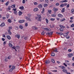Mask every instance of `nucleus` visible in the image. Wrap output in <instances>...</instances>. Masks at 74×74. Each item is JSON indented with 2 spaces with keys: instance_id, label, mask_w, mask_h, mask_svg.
<instances>
[{
  "instance_id": "nucleus-1",
  "label": "nucleus",
  "mask_w": 74,
  "mask_h": 74,
  "mask_svg": "<svg viewBox=\"0 0 74 74\" xmlns=\"http://www.w3.org/2000/svg\"><path fill=\"white\" fill-rule=\"evenodd\" d=\"M37 17H36L35 18V19H37L38 21H39L40 22H41V15L37 14Z\"/></svg>"
},
{
  "instance_id": "nucleus-2",
  "label": "nucleus",
  "mask_w": 74,
  "mask_h": 74,
  "mask_svg": "<svg viewBox=\"0 0 74 74\" xmlns=\"http://www.w3.org/2000/svg\"><path fill=\"white\" fill-rule=\"evenodd\" d=\"M65 63H64L63 65L64 66H65L66 67H67V64H68V65H69L70 64V63H69V61L65 60ZM66 63L67 64H66Z\"/></svg>"
},
{
  "instance_id": "nucleus-3",
  "label": "nucleus",
  "mask_w": 74,
  "mask_h": 74,
  "mask_svg": "<svg viewBox=\"0 0 74 74\" xmlns=\"http://www.w3.org/2000/svg\"><path fill=\"white\" fill-rule=\"evenodd\" d=\"M25 18L28 21H31V19L30 18L27 16H25Z\"/></svg>"
},
{
  "instance_id": "nucleus-4",
  "label": "nucleus",
  "mask_w": 74,
  "mask_h": 74,
  "mask_svg": "<svg viewBox=\"0 0 74 74\" xmlns=\"http://www.w3.org/2000/svg\"><path fill=\"white\" fill-rule=\"evenodd\" d=\"M25 22V21L23 20H20L18 21V22L19 23H24Z\"/></svg>"
},
{
  "instance_id": "nucleus-5",
  "label": "nucleus",
  "mask_w": 74,
  "mask_h": 74,
  "mask_svg": "<svg viewBox=\"0 0 74 74\" xmlns=\"http://www.w3.org/2000/svg\"><path fill=\"white\" fill-rule=\"evenodd\" d=\"M15 37L16 38H17L18 39L20 38V35L19 34H17L15 35Z\"/></svg>"
},
{
  "instance_id": "nucleus-6",
  "label": "nucleus",
  "mask_w": 74,
  "mask_h": 74,
  "mask_svg": "<svg viewBox=\"0 0 74 74\" xmlns=\"http://www.w3.org/2000/svg\"><path fill=\"white\" fill-rule=\"evenodd\" d=\"M57 49L56 48H55L54 49H53L52 50V51H51L52 52H58V51L57 50Z\"/></svg>"
},
{
  "instance_id": "nucleus-7",
  "label": "nucleus",
  "mask_w": 74,
  "mask_h": 74,
  "mask_svg": "<svg viewBox=\"0 0 74 74\" xmlns=\"http://www.w3.org/2000/svg\"><path fill=\"white\" fill-rule=\"evenodd\" d=\"M44 30H46L47 32H49V31H51V29H48L47 28H45L44 29Z\"/></svg>"
},
{
  "instance_id": "nucleus-8",
  "label": "nucleus",
  "mask_w": 74,
  "mask_h": 74,
  "mask_svg": "<svg viewBox=\"0 0 74 74\" xmlns=\"http://www.w3.org/2000/svg\"><path fill=\"white\" fill-rule=\"evenodd\" d=\"M68 34H69V32H67L66 33H64L63 35L64 37H66L68 35Z\"/></svg>"
},
{
  "instance_id": "nucleus-9",
  "label": "nucleus",
  "mask_w": 74,
  "mask_h": 74,
  "mask_svg": "<svg viewBox=\"0 0 74 74\" xmlns=\"http://www.w3.org/2000/svg\"><path fill=\"white\" fill-rule=\"evenodd\" d=\"M58 17H59V18H63V15L60 14H58Z\"/></svg>"
},
{
  "instance_id": "nucleus-10",
  "label": "nucleus",
  "mask_w": 74,
  "mask_h": 74,
  "mask_svg": "<svg viewBox=\"0 0 74 74\" xmlns=\"http://www.w3.org/2000/svg\"><path fill=\"white\" fill-rule=\"evenodd\" d=\"M59 67H60V68H61V69H66V68H65V67H64V66H59Z\"/></svg>"
},
{
  "instance_id": "nucleus-11",
  "label": "nucleus",
  "mask_w": 74,
  "mask_h": 74,
  "mask_svg": "<svg viewBox=\"0 0 74 74\" xmlns=\"http://www.w3.org/2000/svg\"><path fill=\"white\" fill-rule=\"evenodd\" d=\"M50 63V61L49 60H46L45 62L46 64H49Z\"/></svg>"
},
{
  "instance_id": "nucleus-12",
  "label": "nucleus",
  "mask_w": 74,
  "mask_h": 74,
  "mask_svg": "<svg viewBox=\"0 0 74 74\" xmlns=\"http://www.w3.org/2000/svg\"><path fill=\"white\" fill-rule=\"evenodd\" d=\"M19 28L20 29H23V25H20L19 26Z\"/></svg>"
},
{
  "instance_id": "nucleus-13",
  "label": "nucleus",
  "mask_w": 74,
  "mask_h": 74,
  "mask_svg": "<svg viewBox=\"0 0 74 74\" xmlns=\"http://www.w3.org/2000/svg\"><path fill=\"white\" fill-rule=\"evenodd\" d=\"M38 7L39 8H42V5L41 4H39L38 5Z\"/></svg>"
},
{
  "instance_id": "nucleus-14",
  "label": "nucleus",
  "mask_w": 74,
  "mask_h": 74,
  "mask_svg": "<svg viewBox=\"0 0 74 74\" xmlns=\"http://www.w3.org/2000/svg\"><path fill=\"white\" fill-rule=\"evenodd\" d=\"M53 33V32H50V33L49 32H47V34H48V35H49V36H51L52 34Z\"/></svg>"
},
{
  "instance_id": "nucleus-15",
  "label": "nucleus",
  "mask_w": 74,
  "mask_h": 74,
  "mask_svg": "<svg viewBox=\"0 0 74 74\" xmlns=\"http://www.w3.org/2000/svg\"><path fill=\"white\" fill-rule=\"evenodd\" d=\"M6 37L8 38V39L10 40V39H11V36H10L9 35H7L6 36Z\"/></svg>"
},
{
  "instance_id": "nucleus-16",
  "label": "nucleus",
  "mask_w": 74,
  "mask_h": 74,
  "mask_svg": "<svg viewBox=\"0 0 74 74\" xmlns=\"http://www.w3.org/2000/svg\"><path fill=\"white\" fill-rule=\"evenodd\" d=\"M5 26V23H2L0 25L1 27H3V26Z\"/></svg>"
},
{
  "instance_id": "nucleus-17",
  "label": "nucleus",
  "mask_w": 74,
  "mask_h": 74,
  "mask_svg": "<svg viewBox=\"0 0 74 74\" xmlns=\"http://www.w3.org/2000/svg\"><path fill=\"white\" fill-rule=\"evenodd\" d=\"M73 56V54L72 53L68 54V57H71Z\"/></svg>"
},
{
  "instance_id": "nucleus-18",
  "label": "nucleus",
  "mask_w": 74,
  "mask_h": 74,
  "mask_svg": "<svg viewBox=\"0 0 74 74\" xmlns=\"http://www.w3.org/2000/svg\"><path fill=\"white\" fill-rule=\"evenodd\" d=\"M9 47H12V44L11 43V42H10L9 43Z\"/></svg>"
},
{
  "instance_id": "nucleus-19",
  "label": "nucleus",
  "mask_w": 74,
  "mask_h": 74,
  "mask_svg": "<svg viewBox=\"0 0 74 74\" xmlns=\"http://www.w3.org/2000/svg\"><path fill=\"white\" fill-rule=\"evenodd\" d=\"M18 14L19 16H21L22 14V12H21V11H19L18 12Z\"/></svg>"
},
{
  "instance_id": "nucleus-20",
  "label": "nucleus",
  "mask_w": 74,
  "mask_h": 74,
  "mask_svg": "<svg viewBox=\"0 0 74 74\" xmlns=\"http://www.w3.org/2000/svg\"><path fill=\"white\" fill-rule=\"evenodd\" d=\"M34 11L35 12H36V11H38V9L37 8H36L34 9Z\"/></svg>"
},
{
  "instance_id": "nucleus-21",
  "label": "nucleus",
  "mask_w": 74,
  "mask_h": 74,
  "mask_svg": "<svg viewBox=\"0 0 74 74\" xmlns=\"http://www.w3.org/2000/svg\"><path fill=\"white\" fill-rule=\"evenodd\" d=\"M12 57V56H9L7 57L8 59H9V60H10V59Z\"/></svg>"
},
{
  "instance_id": "nucleus-22",
  "label": "nucleus",
  "mask_w": 74,
  "mask_h": 74,
  "mask_svg": "<svg viewBox=\"0 0 74 74\" xmlns=\"http://www.w3.org/2000/svg\"><path fill=\"white\" fill-rule=\"evenodd\" d=\"M66 20V19L65 18H62L60 20V22H63V21H64Z\"/></svg>"
},
{
  "instance_id": "nucleus-23",
  "label": "nucleus",
  "mask_w": 74,
  "mask_h": 74,
  "mask_svg": "<svg viewBox=\"0 0 74 74\" xmlns=\"http://www.w3.org/2000/svg\"><path fill=\"white\" fill-rule=\"evenodd\" d=\"M11 7L12 8H15V4L12 5H11Z\"/></svg>"
},
{
  "instance_id": "nucleus-24",
  "label": "nucleus",
  "mask_w": 74,
  "mask_h": 74,
  "mask_svg": "<svg viewBox=\"0 0 74 74\" xmlns=\"http://www.w3.org/2000/svg\"><path fill=\"white\" fill-rule=\"evenodd\" d=\"M19 9H20L21 10H23V9H24V7H23V6H21L19 7Z\"/></svg>"
},
{
  "instance_id": "nucleus-25",
  "label": "nucleus",
  "mask_w": 74,
  "mask_h": 74,
  "mask_svg": "<svg viewBox=\"0 0 74 74\" xmlns=\"http://www.w3.org/2000/svg\"><path fill=\"white\" fill-rule=\"evenodd\" d=\"M8 58L7 57H5V62H8Z\"/></svg>"
},
{
  "instance_id": "nucleus-26",
  "label": "nucleus",
  "mask_w": 74,
  "mask_h": 74,
  "mask_svg": "<svg viewBox=\"0 0 74 74\" xmlns=\"http://www.w3.org/2000/svg\"><path fill=\"white\" fill-rule=\"evenodd\" d=\"M53 10L54 11H58V9L56 8H53Z\"/></svg>"
},
{
  "instance_id": "nucleus-27",
  "label": "nucleus",
  "mask_w": 74,
  "mask_h": 74,
  "mask_svg": "<svg viewBox=\"0 0 74 74\" xmlns=\"http://www.w3.org/2000/svg\"><path fill=\"white\" fill-rule=\"evenodd\" d=\"M8 22L9 23H12V21H11V20L10 19H8Z\"/></svg>"
},
{
  "instance_id": "nucleus-28",
  "label": "nucleus",
  "mask_w": 74,
  "mask_h": 74,
  "mask_svg": "<svg viewBox=\"0 0 74 74\" xmlns=\"http://www.w3.org/2000/svg\"><path fill=\"white\" fill-rule=\"evenodd\" d=\"M62 71H63V72L65 73H66L67 71L66 70L64 69L62 70Z\"/></svg>"
},
{
  "instance_id": "nucleus-29",
  "label": "nucleus",
  "mask_w": 74,
  "mask_h": 74,
  "mask_svg": "<svg viewBox=\"0 0 74 74\" xmlns=\"http://www.w3.org/2000/svg\"><path fill=\"white\" fill-rule=\"evenodd\" d=\"M14 13L16 15H18V12H17V11H14Z\"/></svg>"
},
{
  "instance_id": "nucleus-30",
  "label": "nucleus",
  "mask_w": 74,
  "mask_h": 74,
  "mask_svg": "<svg viewBox=\"0 0 74 74\" xmlns=\"http://www.w3.org/2000/svg\"><path fill=\"white\" fill-rule=\"evenodd\" d=\"M10 4V2L7 1V2L5 4L6 6H7V5H8V4Z\"/></svg>"
},
{
  "instance_id": "nucleus-31",
  "label": "nucleus",
  "mask_w": 74,
  "mask_h": 74,
  "mask_svg": "<svg viewBox=\"0 0 74 74\" xmlns=\"http://www.w3.org/2000/svg\"><path fill=\"white\" fill-rule=\"evenodd\" d=\"M45 11V9H44V8H43L42 9V11L41 12V13L42 14L44 13V12Z\"/></svg>"
},
{
  "instance_id": "nucleus-32",
  "label": "nucleus",
  "mask_w": 74,
  "mask_h": 74,
  "mask_svg": "<svg viewBox=\"0 0 74 74\" xmlns=\"http://www.w3.org/2000/svg\"><path fill=\"white\" fill-rule=\"evenodd\" d=\"M55 18H51L50 19V21H55Z\"/></svg>"
},
{
  "instance_id": "nucleus-33",
  "label": "nucleus",
  "mask_w": 74,
  "mask_h": 74,
  "mask_svg": "<svg viewBox=\"0 0 74 74\" xmlns=\"http://www.w3.org/2000/svg\"><path fill=\"white\" fill-rule=\"evenodd\" d=\"M8 31L9 33V34H10V35H11V34H12V33H11V32L10 30H8Z\"/></svg>"
},
{
  "instance_id": "nucleus-34",
  "label": "nucleus",
  "mask_w": 74,
  "mask_h": 74,
  "mask_svg": "<svg viewBox=\"0 0 74 74\" xmlns=\"http://www.w3.org/2000/svg\"><path fill=\"white\" fill-rule=\"evenodd\" d=\"M32 29H37V27H35V26H33L32 27Z\"/></svg>"
},
{
  "instance_id": "nucleus-35",
  "label": "nucleus",
  "mask_w": 74,
  "mask_h": 74,
  "mask_svg": "<svg viewBox=\"0 0 74 74\" xmlns=\"http://www.w3.org/2000/svg\"><path fill=\"white\" fill-rule=\"evenodd\" d=\"M34 5H38V3H37V2H34Z\"/></svg>"
},
{
  "instance_id": "nucleus-36",
  "label": "nucleus",
  "mask_w": 74,
  "mask_h": 74,
  "mask_svg": "<svg viewBox=\"0 0 74 74\" xmlns=\"http://www.w3.org/2000/svg\"><path fill=\"white\" fill-rule=\"evenodd\" d=\"M28 26V23H25V26L27 27Z\"/></svg>"
},
{
  "instance_id": "nucleus-37",
  "label": "nucleus",
  "mask_w": 74,
  "mask_h": 74,
  "mask_svg": "<svg viewBox=\"0 0 74 74\" xmlns=\"http://www.w3.org/2000/svg\"><path fill=\"white\" fill-rule=\"evenodd\" d=\"M48 12L49 14H51V12H52V10H48Z\"/></svg>"
},
{
  "instance_id": "nucleus-38",
  "label": "nucleus",
  "mask_w": 74,
  "mask_h": 74,
  "mask_svg": "<svg viewBox=\"0 0 74 74\" xmlns=\"http://www.w3.org/2000/svg\"><path fill=\"white\" fill-rule=\"evenodd\" d=\"M55 53H51V56H55Z\"/></svg>"
},
{
  "instance_id": "nucleus-39",
  "label": "nucleus",
  "mask_w": 74,
  "mask_h": 74,
  "mask_svg": "<svg viewBox=\"0 0 74 74\" xmlns=\"http://www.w3.org/2000/svg\"><path fill=\"white\" fill-rule=\"evenodd\" d=\"M62 3H66V2H67V0H65L64 1H61Z\"/></svg>"
},
{
  "instance_id": "nucleus-40",
  "label": "nucleus",
  "mask_w": 74,
  "mask_h": 74,
  "mask_svg": "<svg viewBox=\"0 0 74 74\" xmlns=\"http://www.w3.org/2000/svg\"><path fill=\"white\" fill-rule=\"evenodd\" d=\"M9 30H11V29H12V27H11V26H9Z\"/></svg>"
},
{
  "instance_id": "nucleus-41",
  "label": "nucleus",
  "mask_w": 74,
  "mask_h": 74,
  "mask_svg": "<svg viewBox=\"0 0 74 74\" xmlns=\"http://www.w3.org/2000/svg\"><path fill=\"white\" fill-rule=\"evenodd\" d=\"M45 20H46V22L48 23V22H49V20L47 18H45Z\"/></svg>"
},
{
  "instance_id": "nucleus-42",
  "label": "nucleus",
  "mask_w": 74,
  "mask_h": 74,
  "mask_svg": "<svg viewBox=\"0 0 74 74\" xmlns=\"http://www.w3.org/2000/svg\"><path fill=\"white\" fill-rule=\"evenodd\" d=\"M51 61H52V63H55V60L53 59H51Z\"/></svg>"
},
{
  "instance_id": "nucleus-43",
  "label": "nucleus",
  "mask_w": 74,
  "mask_h": 74,
  "mask_svg": "<svg viewBox=\"0 0 74 74\" xmlns=\"http://www.w3.org/2000/svg\"><path fill=\"white\" fill-rule=\"evenodd\" d=\"M48 6V5L47 4H45L44 5V7H47Z\"/></svg>"
},
{
  "instance_id": "nucleus-44",
  "label": "nucleus",
  "mask_w": 74,
  "mask_h": 74,
  "mask_svg": "<svg viewBox=\"0 0 74 74\" xmlns=\"http://www.w3.org/2000/svg\"><path fill=\"white\" fill-rule=\"evenodd\" d=\"M15 48L17 49H19V46H17Z\"/></svg>"
},
{
  "instance_id": "nucleus-45",
  "label": "nucleus",
  "mask_w": 74,
  "mask_h": 74,
  "mask_svg": "<svg viewBox=\"0 0 74 74\" xmlns=\"http://www.w3.org/2000/svg\"><path fill=\"white\" fill-rule=\"evenodd\" d=\"M71 13L72 14H74V9H73L71 10Z\"/></svg>"
},
{
  "instance_id": "nucleus-46",
  "label": "nucleus",
  "mask_w": 74,
  "mask_h": 74,
  "mask_svg": "<svg viewBox=\"0 0 74 74\" xmlns=\"http://www.w3.org/2000/svg\"><path fill=\"white\" fill-rule=\"evenodd\" d=\"M51 16L53 17H55L56 16V15L55 14H52Z\"/></svg>"
},
{
  "instance_id": "nucleus-47",
  "label": "nucleus",
  "mask_w": 74,
  "mask_h": 74,
  "mask_svg": "<svg viewBox=\"0 0 74 74\" xmlns=\"http://www.w3.org/2000/svg\"><path fill=\"white\" fill-rule=\"evenodd\" d=\"M61 12H64V8H63L61 11Z\"/></svg>"
},
{
  "instance_id": "nucleus-48",
  "label": "nucleus",
  "mask_w": 74,
  "mask_h": 74,
  "mask_svg": "<svg viewBox=\"0 0 74 74\" xmlns=\"http://www.w3.org/2000/svg\"><path fill=\"white\" fill-rule=\"evenodd\" d=\"M15 67L14 66H12V70H14V69H15Z\"/></svg>"
},
{
  "instance_id": "nucleus-49",
  "label": "nucleus",
  "mask_w": 74,
  "mask_h": 74,
  "mask_svg": "<svg viewBox=\"0 0 74 74\" xmlns=\"http://www.w3.org/2000/svg\"><path fill=\"white\" fill-rule=\"evenodd\" d=\"M3 44V45H5V44H6V41H4V42Z\"/></svg>"
},
{
  "instance_id": "nucleus-50",
  "label": "nucleus",
  "mask_w": 74,
  "mask_h": 74,
  "mask_svg": "<svg viewBox=\"0 0 74 74\" xmlns=\"http://www.w3.org/2000/svg\"><path fill=\"white\" fill-rule=\"evenodd\" d=\"M60 31H61V32H63V29L62 28H61L60 29Z\"/></svg>"
},
{
  "instance_id": "nucleus-51",
  "label": "nucleus",
  "mask_w": 74,
  "mask_h": 74,
  "mask_svg": "<svg viewBox=\"0 0 74 74\" xmlns=\"http://www.w3.org/2000/svg\"><path fill=\"white\" fill-rule=\"evenodd\" d=\"M71 27H74V24H72L71 26Z\"/></svg>"
},
{
  "instance_id": "nucleus-52",
  "label": "nucleus",
  "mask_w": 74,
  "mask_h": 74,
  "mask_svg": "<svg viewBox=\"0 0 74 74\" xmlns=\"http://www.w3.org/2000/svg\"><path fill=\"white\" fill-rule=\"evenodd\" d=\"M71 51H72V50L71 49H69L68 50V51L69 52H71Z\"/></svg>"
},
{
  "instance_id": "nucleus-53",
  "label": "nucleus",
  "mask_w": 74,
  "mask_h": 74,
  "mask_svg": "<svg viewBox=\"0 0 74 74\" xmlns=\"http://www.w3.org/2000/svg\"><path fill=\"white\" fill-rule=\"evenodd\" d=\"M22 3L23 4H25V0H23Z\"/></svg>"
},
{
  "instance_id": "nucleus-54",
  "label": "nucleus",
  "mask_w": 74,
  "mask_h": 74,
  "mask_svg": "<svg viewBox=\"0 0 74 74\" xmlns=\"http://www.w3.org/2000/svg\"><path fill=\"white\" fill-rule=\"evenodd\" d=\"M59 5V3H56V6H58V5Z\"/></svg>"
},
{
  "instance_id": "nucleus-55",
  "label": "nucleus",
  "mask_w": 74,
  "mask_h": 74,
  "mask_svg": "<svg viewBox=\"0 0 74 74\" xmlns=\"http://www.w3.org/2000/svg\"><path fill=\"white\" fill-rule=\"evenodd\" d=\"M64 4H62L60 5V7H63V6H64Z\"/></svg>"
},
{
  "instance_id": "nucleus-56",
  "label": "nucleus",
  "mask_w": 74,
  "mask_h": 74,
  "mask_svg": "<svg viewBox=\"0 0 74 74\" xmlns=\"http://www.w3.org/2000/svg\"><path fill=\"white\" fill-rule=\"evenodd\" d=\"M59 35H60V36H62V35H63V34L62 33L60 32L59 33Z\"/></svg>"
},
{
  "instance_id": "nucleus-57",
  "label": "nucleus",
  "mask_w": 74,
  "mask_h": 74,
  "mask_svg": "<svg viewBox=\"0 0 74 74\" xmlns=\"http://www.w3.org/2000/svg\"><path fill=\"white\" fill-rule=\"evenodd\" d=\"M45 2L47 3H48L49 2V1H48V0H45Z\"/></svg>"
},
{
  "instance_id": "nucleus-58",
  "label": "nucleus",
  "mask_w": 74,
  "mask_h": 74,
  "mask_svg": "<svg viewBox=\"0 0 74 74\" xmlns=\"http://www.w3.org/2000/svg\"><path fill=\"white\" fill-rule=\"evenodd\" d=\"M44 34H45V32H43L41 33V35H44Z\"/></svg>"
},
{
  "instance_id": "nucleus-59",
  "label": "nucleus",
  "mask_w": 74,
  "mask_h": 74,
  "mask_svg": "<svg viewBox=\"0 0 74 74\" xmlns=\"http://www.w3.org/2000/svg\"><path fill=\"white\" fill-rule=\"evenodd\" d=\"M27 16H29V17H30V16H31V14H27Z\"/></svg>"
},
{
  "instance_id": "nucleus-60",
  "label": "nucleus",
  "mask_w": 74,
  "mask_h": 74,
  "mask_svg": "<svg viewBox=\"0 0 74 74\" xmlns=\"http://www.w3.org/2000/svg\"><path fill=\"white\" fill-rule=\"evenodd\" d=\"M10 16V15H9V14H8V15H7L6 16H7V19H8V18L9 17V16Z\"/></svg>"
},
{
  "instance_id": "nucleus-61",
  "label": "nucleus",
  "mask_w": 74,
  "mask_h": 74,
  "mask_svg": "<svg viewBox=\"0 0 74 74\" xmlns=\"http://www.w3.org/2000/svg\"><path fill=\"white\" fill-rule=\"evenodd\" d=\"M13 10L14 11H16V8L13 9Z\"/></svg>"
},
{
  "instance_id": "nucleus-62",
  "label": "nucleus",
  "mask_w": 74,
  "mask_h": 74,
  "mask_svg": "<svg viewBox=\"0 0 74 74\" xmlns=\"http://www.w3.org/2000/svg\"><path fill=\"white\" fill-rule=\"evenodd\" d=\"M2 40L3 41H5V39L4 38H2Z\"/></svg>"
},
{
  "instance_id": "nucleus-63",
  "label": "nucleus",
  "mask_w": 74,
  "mask_h": 74,
  "mask_svg": "<svg viewBox=\"0 0 74 74\" xmlns=\"http://www.w3.org/2000/svg\"><path fill=\"white\" fill-rule=\"evenodd\" d=\"M13 70V69H12V68L11 69H10V70H9V71H10L11 72V71H12V70Z\"/></svg>"
},
{
  "instance_id": "nucleus-64",
  "label": "nucleus",
  "mask_w": 74,
  "mask_h": 74,
  "mask_svg": "<svg viewBox=\"0 0 74 74\" xmlns=\"http://www.w3.org/2000/svg\"><path fill=\"white\" fill-rule=\"evenodd\" d=\"M64 44L65 45H67V43H66L65 42H64Z\"/></svg>"
}]
</instances>
